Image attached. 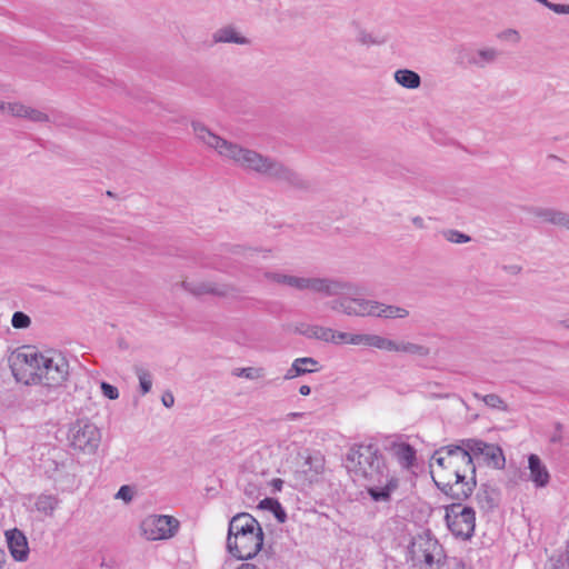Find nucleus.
<instances>
[{"label":"nucleus","instance_id":"nucleus-1","mask_svg":"<svg viewBox=\"0 0 569 569\" xmlns=\"http://www.w3.org/2000/svg\"><path fill=\"white\" fill-rule=\"evenodd\" d=\"M191 127L200 142L240 168L256 172L288 189L307 190L309 188L308 181L284 162L228 141L199 121H193Z\"/></svg>","mask_w":569,"mask_h":569},{"label":"nucleus","instance_id":"nucleus-2","mask_svg":"<svg viewBox=\"0 0 569 569\" xmlns=\"http://www.w3.org/2000/svg\"><path fill=\"white\" fill-rule=\"evenodd\" d=\"M347 469L366 481V489L375 502H389L399 488V478L391 472L375 443H356L346 457Z\"/></svg>","mask_w":569,"mask_h":569},{"label":"nucleus","instance_id":"nucleus-3","mask_svg":"<svg viewBox=\"0 0 569 569\" xmlns=\"http://www.w3.org/2000/svg\"><path fill=\"white\" fill-rule=\"evenodd\" d=\"M352 289L337 295L328 306L331 310L349 317H378L383 319H403L409 311L399 306L386 305L376 300L362 298V288L356 282L345 280Z\"/></svg>","mask_w":569,"mask_h":569},{"label":"nucleus","instance_id":"nucleus-4","mask_svg":"<svg viewBox=\"0 0 569 569\" xmlns=\"http://www.w3.org/2000/svg\"><path fill=\"white\" fill-rule=\"evenodd\" d=\"M263 530L259 521L248 512H240L229 521L227 550L239 559H252L262 549Z\"/></svg>","mask_w":569,"mask_h":569},{"label":"nucleus","instance_id":"nucleus-5","mask_svg":"<svg viewBox=\"0 0 569 569\" xmlns=\"http://www.w3.org/2000/svg\"><path fill=\"white\" fill-rule=\"evenodd\" d=\"M431 467L438 466L439 479H467L468 475L476 476V463L471 461L468 449L463 443L448 445L437 449L431 457Z\"/></svg>","mask_w":569,"mask_h":569},{"label":"nucleus","instance_id":"nucleus-6","mask_svg":"<svg viewBox=\"0 0 569 569\" xmlns=\"http://www.w3.org/2000/svg\"><path fill=\"white\" fill-rule=\"evenodd\" d=\"M263 276L268 281L286 284L300 291L309 290L325 297H336L340 292L352 289L341 278L297 277L273 271H267Z\"/></svg>","mask_w":569,"mask_h":569},{"label":"nucleus","instance_id":"nucleus-7","mask_svg":"<svg viewBox=\"0 0 569 569\" xmlns=\"http://www.w3.org/2000/svg\"><path fill=\"white\" fill-rule=\"evenodd\" d=\"M42 356L43 353H38L30 348H22L13 352L9 358V363L17 381L24 385H38Z\"/></svg>","mask_w":569,"mask_h":569},{"label":"nucleus","instance_id":"nucleus-8","mask_svg":"<svg viewBox=\"0 0 569 569\" xmlns=\"http://www.w3.org/2000/svg\"><path fill=\"white\" fill-rule=\"evenodd\" d=\"M446 523L450 532L462 540H469L476 528V512L460 502L446 507Z\"/></svg>","mask_w":569,"mask_h":569},{"label":"nucleus","instance_id":"nucleus-9","mask_svg":"<svg viewBox=\"0 0 569 569\" xmlns=\"http://www.w3.org/2000/svg\"><path fill=\"white\" fill-rule=\"evenodd\" d=\"M40 373L38 385L47 387L61 386L69 375V363L64 356L57 351H48L40 359Z\"/></svg>","mask_w":569,"mask_h":569},{"label":"nucleus","instance_id":"nucleus-10","mask_svg":"<svg viewBox=\"0 0 569 569\" xmlns=\"http://www.w3.org/2000/svg\"><path fill=\"white\" fill-rule=\"evenodd\" d=\"M70 445L74 450L93 455L101 442L100 429L88 420H77L69 429Z\"/></svg>","mask_w":569,"mask_h":569},{"label":"nucleus","instance_id":"nucleus-11","mask_svg":"<svg viewBox=\"0 0 569 569\" xmlns=\"http://www.w3.org/2000/svg\"><path fill=\"white\" fill-rule=\"evenodd\" d=\"M461 443L468 449L472 462L476 461L478 465H486L493 469H502L505 467V455L499 446L478 439H463Z\"/></svg>","mask_w":569,"mask_h":569},{"label":"nucleus","instance_id":"nucleus-12","mask_svg":"<svg viewBox=\"0 0 569 569\" xmlns=\"http://www.w3.org/2000/svg\"><path fill=\"white\" fill-rule=\"evenodd\" d=\"M140 528L148 540L169 539L178 531L179 521L171 516L152 515L142 520Z\"/></svg>","mask_w":569,"mask_h":569},{"label":"nucleus","instance_id":"nucleus-13","mask_svg":"<svg viewBox=\"0 0 569 569\" xmlns=\"http://www.w3.org/2000/svg\"><path fill=\"white\" fill-rule=\"evenodd\" d=\"M499 57L500 51L493 47H481L478 49L460 47L458 49L457 63L481 70L495 64Z\"/></svg>","mask_w":569,"mask_h":569},{"label":"nucleus","instance_id":"nucleus-14","mask_svg":"<svg viewBox=\"0 0 569 569\" xmlns=\"http://www.w3.org/2000/svg\"><path fill=\"white\" fill-rule=\"evenodd\" d=\"M436 486L448 497L455 500H466L473 491L476 487V476H471L470 480L467 479H439L436 480L433 477Z\"/></svg>","mask_w":569,"mask_h":569},{"label":"nucleus","instance_id":"nucleus-15","mask_svg":"<svg viewBox=\"0 0 569 569\" xmlns=\"http://www.w3.org/2000/svg\"><path fill=\"white\" fill-rule=\"evenodd\" d=\"M182 287L193 296L212 295L217 297H229L237 291L236 288L230 284H218L211 281H183Z\"/></svg>","mask_w":569,"mask_h":569},{"label":"nucleus","instance_id":"nucleus-16","mask_svg":"<svg viewBox=\"0 0 569 569\" xmlns=\"http://www.w3.org/2000/svg\"><path fill=\"white\" fill-rule=\"evenodd\" d=\"M303 462L301 469L297 471L298 477H302L303 483L311 485L318 481L319 476L325 469V458L320 453L301 456Z\"/></svg>","mask_w":569,"mask_h":569},{"label":"nucleus","instance_id":"nucleus-17","mask_svg":"<svg viewBox=\"0 0 569 569\" xmlns=\"http://www.w3.org/2000/svg\"><path fill=\"white\" fill-rule=\"evenodd\" d=\"M386 449L392 455L402 469L409 470L415 466L417 459L416 450L411 445L393 441Z\"/></svg>","mask_w":569,"mask_h":569},{"label":"nucleus","instance_id":"nucleus-18","mask_svg":"<svg viewBox=\"0 0 569 569\" xmlns=\"http://www.w3.org/2000/svg\"><path fill=\"white\" fill-rule=\"evenodd\" d=\"M8 548L11 556L17 561H24L28 558V541L26 536L18 529H13L6 533Z\"/></svg>","mask_w":569,"mask_h":569},{"label":"nucleus","instance_id":"nucleus-19","mask_svg":"<svg viewBox=\"0 0 569 569\" xmlns=\"http://www.w3.org/2000/svg\"><path fill=\"white\" fill-rule=\"evenodd\" d=\"M419 552H421L425 563L431 567L435 563V557L441 553V547L435 539L420 537L412 543V553L418 556Z\"/></svg>","mask_w":569,"mask_h":569},{"label":"nucleus","instance_id":"nucleus-20","mask_svg":"<svg viewBox=\"0 0 569 569\" xmlns=\"http://www.w3.org/2000/svg\"><path fill=\"white\" fill-rule=\"evenodd\" d=\"M318 361L311 357L297 358L286 371L283 379L291 380L307 373L316 372L318 371Z\"/></svg>","mask_w":569,"mask_h":569},{"label":"nucleus","instance_id":"nucleus-21","mask_svg":"<svg viewBox=\"0 0 569 569\" xmlns=\"http://www.w3.org/2000/svg\"><path fill=\"white\" fill-rule=\"evenodd\" d=\"M299 332L309 339H317L336 345H338V338H345L343 336L338 335L339 331L317 325L306 326L302 329H299Z\"/></svg>","mask_w":569,"mask_h":569},{"label":"nucleus","instance_id":"nucleus-22","mask_svg":"<svg viewBox=\"0 0 569 569\" xmlns=\"http://www.w3.org/2000/svg\"><path fill=\"white\" fill-rule=\"evenodd\" d=\"M528 465L530 479L536 487H546L549 483L550 475L541 459L537 455L531 453L528 458Z\"/></svg>","mask_w":569,"mask_h":569},{"label":"nucleus","instance_id":"nucleus-23","mask_svg":"<svg viewBox=\"0 0 569 569\" xmlns=\"http://www.w3.org/2000/svg\"><path fill=\"white\" fill-rule=\"evenodd\" d=\"M499 491L489 485H482L476 493L477 503L483 511L493 510L499 503Z\"/></svg>","mask_w":569,"mask_h":569},{"label":"nucleus","instance_id":"nucleus-24","mask_svg":"<svg viewBox=\"0 0 569 569\" xmlns=\"http://www.w3.org/2000/svg\"><path fill=\"white\" fill-rule=\"evenodd\" d=\"M532 212L537 218H540L546 222L568 229V212L551 208H536Z\"/></svg>","mask_w":569,"mask_h":569},{"label":"nucleus","instance_id":"nucleus-25","mask_svg":"<svg viewBox=\"0 0 569 569\" xmlns=\"http://www.w3.org/2000/svg\"><path fill=\"white\" fill-rule=\"evenodd\" d=\"M213 41L217 43L248 44L249 40L241 36L234 27L227 26L213 33Z\"/></svg>","mask_w":569,"mask_h":569},{"label":"nucleus","instance_id":"nucleus-26","mask_svg":"<svg viewBox=\"0 0 569 569\" xmlns=\"http://www.w3.org/2000/svg\"><path fill=\"white\" fill-rule=\"evenodd\" d=\"M22 119L29 120L36 123H47L52 122L56 126H66L67 123L63 121L62 117H53L51 118L48 113L43 112L40 109L33 108L31 106H27L26 112Z\"/></svg>","mask_w":569,"mask_h":569},{"label":"nucleus","instance_id":"nucleus-27","mask_svg":"<svg viewBox=\"0 0 569 569\" xmlns=\"http://www.w3.org/2000/svg\"><path fill=\"white\" fill-rule=\"evenodd\" d=\"M395 81L406 89H418L421 84V77L413 70L399 69L393 74Z\"/></svg>","mask_w":569,"mask_h":569},{"label":"nucleus","instance_id":"nucleus-28","mask_svg":"<svg viewBox=\"0 0 569 569\" xmlns=\"http://www.w3.org/2000/svg\"><path fill=\"white\" fill-rule=\"evenodd\" d=\"M60 500L54 495H39L36 499V510L43 513L44 516H53L54 510L58 508Z\"/></svg>","mask_w":569,"mask_h":569},{"label":"nucleus","instance_id":"nucleus-29","mask_svg":"<svg viewBox=\"0 0 569 569\" xmlns=\"http://www.w3.org/2000/svg\"><path fill=\"white\" fill-rule=\"evenodd\" d=\"M396 352L426 358L430 355V348L410 341H397Z\"/></svg>","mask_w":569,"mask_h":569},{"label":"nucleus","instance_id":"nucleus-30","mask_svg":"<svg viewBox=\"0 0 569 569\" xmlns=\"http://www.w3.org/2000/svg\"><path fill=\"white\" fill-rule=\"evenodd\" d=\"M262 510H269L273 513L278 522L283 523L287 520V512L282 508L281 503L273 498H264L259 502L258 506Z\"/></svg>","mask_w":569,"mask_h":569},{"label":"nucleus","instance_id":"nucleus-31","mask_svg":"<svg viewBox=\"0 0 569 569\" xmlns=\"http://www.w3.org/2000/svg\"><path fill=\"white\" fill-rule=\"evenodd\" d=\"M231 253L236 254V256H241L244 260L249 261V262H257V258L261 254L263 258H267L268 257V253L269 251L268 250H259V249H256V248H247V247H242V246H233L231 248Z\"/></svg>","mask_w":569,"mask_h":569},{"label":"nucleus","instance_id":"nucleus-32","mask_svg":"<svg viewBox=\"0 0 569 569\" xmlns=\"http://www.w3.org/2000/svg\"><path fill=\"white\" fill-rule=\"evenodd\" d=\"M472 396L476 399L482 400L485 402V405L487 407L491 408V409H497V410H500V411H507L508 410V406L505 402V400L500 396H498L496 393H489V395H486V396H481L478 392H473Z\"/></svg>","mask_w":569,"mask_h":569},{"label":"nucleus","instance_id":"nucleus-33","mask_svg":"<svg viewBox=\"0 0 569 569\" xmlns=\"http://www.w3.org/2000/svg\"><path fill=\"white\" fill-rule=\"evenodd\" d=\"M369 347H375L380 350L395 351L397 347V341L378 336V335H369Z\"/></svg>","mask_w":569,"mask_h":569},{"label":"nucleus","instance_id":"nucleus-34","mask_svg":"<svg viewBox=\"0 0 569 569\" xmlns=\"http://www.w3.org/2000/svg\"><path fill=\"white\" fill-rule=\"evenodd\" d=\"M27 104L14 101V102H8V104H1L0 106V113L1 114H10L14 118L22 119L26 112Z\"/></svg>","mask_w":569,"mask_h":569},{"label":"nucleus","instance_id":"nucleus-35","mask_svg":"<svg viewBox=\"0 0 569 569\" xmlns=\"http://www.w3.org/2000/svg\"><path fill=\"white\" fill-rule=\"evenodd\" d=\"M233 375L249 380H258L266 376V371L261 367H247L237 369Z\"/></svg>","mask_w":569,"mask_h":569},{"label":"nucleus","instance_id":"nucleus-36","mask_svg":"<svg viewBox=\"0 0 569 569\" xmlns=\"http://www.w3.org/2000/svg\"><path fill=\"white\" fill-rule=\"evenodd\" d=\"M134 372L139 379L140 390L142 395L148 393L152 387L151 373L142 367H136Z\"/></svg>","mask_w":569,"mask_h":569},{"label":"nucleus","instance_id":"nucleus-37","mask_svg":"<svg viewBox=\"0 0 569 569\" xmlns=\"http://www.w3.org/2000/svg\"><path fill=\"white\" fill-rule=\"evenodd\" d=\"M338 335L343 336L345 338H338V343H350V345H363L368 346L369 335H350L347 332H338Z\"/></svg>","mask_w":569,"mask_h":569},{"label":"nucleus","instance_id":"nucleus-38","mask_svg":"<svg viewBox=\"0 0 569 569\" xmlns=\"http://www.w3.org/2000/svg\"><path fill=\"white\" fill-rule=\"evenodd\" d=\"M445 239L451 243H467L471 241V238L455 229H448L442 232Z\"/></svg>","mask_w":569,"mask_h":569},{"label":"nucleus","instance_id":"nucleus-39","mask_svg":"<svg viewBox=\"0 0 569 569\" xmlns=\"http://www.w3.org/2000/svg\"><path fill=\"white\" fill-rule=\"evenodd\" d=\"M11 323L16 329H26L30 326L31 319L24 312L16 311L12 316Z\"/></svg>","mask_w":569,"mask_h":569},{"label":"nucleus","instance_id":"nucleus-40","mask_svg":"<svg viewBox=\"0 0 569 569\" xmlns=\"http://www.w3.org/2000/svg\"><path fill=\"white\" fill-rule=\"evenodd\" d=\"M100 389H101L102 395L110 400H116L119 398L118 388L106 382V381L101 382Z\"/></svg>","mask_w":569,"mask_h":569},{"label":"nucleus","instance_id":"nucleus-41","mask_svg":"<svg viewBox=\"0 0 569 569\" xmlns=\"http://www.w3.org/2000/svg\"><path fill=\"white\" fill-rule=\"evenodd\" d=\"M116 498L123 500L126 503H129L133 499V489L128 485H123L116 493Z\"/></svg>","mask_w":569,"mask_h":569},{"label":"nucleus","instance_id":"nucleus-42","mask_svg":"<svg viewBox=\"0 0 569 569\" xmlns=\"http://www.w3.org/2000/svg\"><path fill=\"white\" fill-rule=\"evenodd\" d=\"M358 41L366 46L381 44L383 42L382 40L375 39L371 33L366 32V31H361L358 34Z\"/></svg>","mask_w":569,"mask_h":569},{"label":"nucleus","instance_id":"nucleus-43","mask_svg":"<svg viewBox=\"0 0 569 569\" xmlns=\"http://www.w3.org/2000/svg\"><path fill=\"white\" fill-rule=\"evenodd\" d=\"M499 38L500 39H505V40H510L512 42H519L520 40V34L517 30L515 29H506L505 31H502L500 34H499Z\"/></svg>","mask_w":569,"mask_h":569},{"label":"nucleus","instance_id":"nucleus-44","mask_svg":"<svg viewBox=\"0 0 569 569\" xmlns=\"http://www.w3.org/2000/svg\"><path fill=\"white\" fill-rule=\"evenodd\" d=\"M161 401L164 407L171 408L174 403V397L170 391H167L162 395Z\"/></svg>","mask_w":569,"mask_h":569},{"label":"nucleus","instance_id":"nucleus-45","mask_svg":"<svg viewBox=\"0 0 569 569\" xmlns=\"http://www.w3.org/2000/svg\"><path fill=\"white\" fill-rule=\"evenodd\" d=\"M412 223L418 228V229H423L426 226H425V220L417 216V217H413L411 219Z\"/></svg>","mask_w":569,"mask_h":569},{"label":"nucleus","instance_id":"nucleus-46","mask_svg":"<svg viewBox=\"0 0 569 569\" xmlns=\"http://www.w3.org/2000/svg\"><path fill=\"white\" fill-rule=\"evenodd\" d=\"M551 441L552 442H560L561 441L560 425L557 426V432L552 435Z\"/></svg>","mask_w":569,"mask_h":569},{"label":"nucleus","instance_id":"nucleus-47","mask_svg":"<svg viewBox=\"0 0 569 569\" xmlns=\"http://www.w3.org/2000/svg\"><path fill=\"white\" fill-rule=\"evenodd\" d=\"M271 485L274 490H281L283 481L281 479L277 478L271 481Z\"/></svg>","mask_w":569,"mask_h":569},{"label":"nucleus","instance_id":"nucleus-48","mask_svg":"<svg viewBox=\"0 0 569 569\" xmlns=\"http://www.w3.org/2000/svg\"><path fill=\"white\" fill-rule=\"evenodd\" d=\"M311 392V388L307 385H302L300 388H299V393L302 395V396H309Z\"/></svg>","mask_w":569,"mask_h":569},{"label":"nucleus","instance_id":"nucleus-49","mask_svg":"<svg viewBox=\"0 0 569 569\" xmlns=\"http://www.w3.org/2000/svg\"><path fill=\"white\" fill-rule=\"evenodd\" d=\"M547 159L551 160V161L559 162V163H565V160L561 157L557 156V154L550 153V154L547 156Z\"/></svg>","mask_w":569,"mask_h":569},{"label":"nucleus","instance_id":"nucleus-50","mask_svg":"<svg viewBox=\"0 0 569 569\" xmlns=\"http://www.w3.org/2000/svg\"><path fill=\"white\" fill-rule=\"evenodd\" d=\"M559 326L563 329H567L569 330V317L565 318V319H561L559 321Z\"/></svg>","mask_w":569,"mask_h":569},{"label":"nucleus","instance_id":"nucleus-51","mask_svg":"<svg viewBox=\"0 0 569 569\" xmlns=\"http://www.w3.org/2000/svg\"><path fill=\"white\" fill-rule=\"evenodd\" d=\"M301 416H302V413H300V412H291V413L287 415V419L288 420H293V419H297V418H299Z\"/></svg>","mask_w":569,"mask_h":569},{"label":"nucleus","instance_id":"nucleus-52","mask_svg":"<svg viewBox=\"0 0 569 569\" xmlns=\"http://www.w3.org/2000/svg\"><path fill=\"white\" fill-rule=\"evenodd\" d=\"M4 559H6L4 552L0 550V569L2 568V565L4 563Z\"/></svg>","mask_w":569,"mask_h":569},{"label":"nucleus","instance_id":"nucleus-53","mask_svg":"<svg viewBox=\"0 0 569 569\" xmlns=\"http://www.w3.org/2000/svg\"><path fill=\"white\" fill-rule=\"evenodd\" d=\"M431 397H435V398H448L449 395H432Z\"/></svg>","mask_w":569,"mask_h":569},{"label":"nucleus","instance_id":"nucleus-54","mask_svg":"<svg viewBox=\"0 0 569 569\" xmlns=\"http://www.w3.org/2000/svg\"><path fill=\"white\" fill-rule=\"evenodd\" d=\"M1 104H8V102H4V101H0V106H1Z\"/></svg>","mask_w":569,"mask_h":569}]
</instances>
